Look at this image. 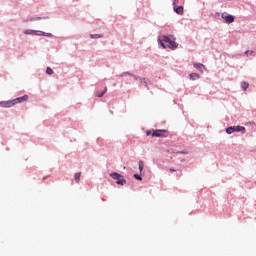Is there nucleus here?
Instances as JSON below:
<instances>
[{
  "label": "nucleus",
  "mask_w": 256,
  "mask_h": 256,
  "mask_svg": "<svg viewBox=\"0 0 256 256\" xmlns=\"http://www.w3.org/2000/svg\"><path fill=\"white\" fill-rule=\"evenodd\" d=\"M105 93H107V87H105L104 90L101 92H96V96L101 98L103 97V95H105Z\"/></svg>",
  "instance_id": "nucleus-12"
},
{
  "label": "nucleus",
  "mask_w": 256,
  "mask_h": 256,
  "mask_svg": "<svg viewBox=\"0 0 256 256\" xmlns=\"http://www.w3.org/2000/svg\"><path fill=\"white\" fill-rule=\"evenodd\" d=\"M134 178L137 179L138 181H143V178L138 174H134Z\"/></svg>",
  "instance_id": "nucleus-19"
},
{
  "label": "nucleus",
  "mask_w": 256,
  "mask_h": 256,
  "mask_svg": "<svg viewBox=\"0 0 256 256\" xmlns=\"http://www.w3.org/2000/svg\"><path fill=\"white\" fill-rule=\"evenodd\" d=\"M28 100H29V96L25 94L24 96L15 98L13 100L0 102V107H4V108L14 107V105H17V103H23L24 101H28Z\"/></svg>",
  "instance_id": "nucleus-1"
},
{
  "label": "nucleus",
  "mask_w": 256,
  "mask_h": 256,
  "mask_svg": "<svg viewBox=\"0 0 256 256\" xmlns=\"http://www.w3.org/2000/svg\"><path fill=\"white\" fill-rule=\"evenodd\" d=\"M178 153H182L183 155L187 154L186 151H182V152H178Z\"/></svg>",
  "instance_id": "nucleus-23"
},
{
  "label": "nucleus",
  "mask_w": 256,
  "mask_h": 256,
  "mask_svg": "<svg viewBox=\"0 0 256 256\" xmlns=\"http://www.w3.org/2000/svg\"><path fill=\"white\" fill-rule=\"evenodd\" d=\"M124 75H129V72H125Z\"/></svg>",
  "instance_id": "nucleus-25"
},
{
  "label": "nucleus",
  "mask_w": 256,
  "mask_h": 256,
  "mask_svg": "<svg viewBox=\"0 0 256 256\" xmlns=\"http://www.w3.org/2000/svg\"><path fill=\"white\" fill-rule=\"evenodd\" d=\"M101 37H103V35H101V34H91L90 35V39H101Z\"/></svg>",
  "instance_id": "nucleus-13"
},
{
  "label": "nucleus",
  "mask_w": 256,
  "mask_h": 256,
  "mask_svg": "<svg viewBox=\"0 0 256 256\" xmlns=\"http://www.w3.org/2000/svg\"><path fill=\"white\" fill-rule=\"evenodd\" d=\"M138 167H139V171H143V167H145V163L143 162V160H140L138 162Z\"/></svg>",
  "instance_id": "nucleus-15"
},
{
  "label": "nucleus",
  "mask_w": 256,
  "mask_h": 256,
  "mask_svg": "<svg viewBox=\"0 0 256 256\" xmlns=\"http://www.w3.org/2000/svg\"><path fill=\"white\" fill-rule=\"evenodd\" d=\"M74 179L75 181H77V183H79V181L81 180V172L76 173Z\"/></svg>",
  "instance_id": "nucleus-16"
},
{
  "label": "nucleus",
  "mask_w": 256,
  "mask_h": 256,
  "mask_svg": "<svg viewBox=\"0 0 256 256\" xmlns=\"http://www.w3.org/2000/svg\"><path fill=\"white\" fill-rule=\"evenodd\" d=\"M239 131H245V127L243 126H230L226 128V133L228 135H231V133L239 132Z\"/></svg>",
  "instance_id": "nucleus-5"
},
{
  "label": "nucleus",
  "mask_w": 256,
  "mask_h": 256,
  "mask_svg": "<svg viewBox=\"0 0 256 256\" xmlns=\"http://www.w3.org/2000/svg\"><path fill=\"white\" fill-rule=\"evenodd\" d=\"M46 73L47 75H53V69L51 67H47Z\"/></svg>",
  "instance_id": "nucleus-17"
},
{
  "label": "nucleus",
  "mask_w": 256,
  "mask_h": 256,
  "mask_svg": "<svg viewBox=\"0 0 256 256\" xmlns=\"http://www.w3.org/2000/svg\"><path fill=\"white\" fill-rule=\"evenodd\" d=\"M199 74L197 73H192V74H189V79H191V81H197V79H199Z\"/></svg>",
  "instance_id": "nucleus-10"
},
{
  "label": "nucleus",
  "mask_w": 256,
  "mask_h": 256,
  "mask_svg": "<svg viewBox=\"0 0 256 256\" xmlns=\"http://www.w3.org/2000/svg\"><path fill=\"white\" fill-rule=\"evenodd\" d=\"M253 50H248L245 52L246 57H249V55H253Z\"/></svg>",
  "instance_id": "nucleus-18"
},
{
  "label": "nucleus",
  "mask_w": 256,
  "mask_h": 256,
  "mask_svg": "<svg viewBox=\"0 0 256 256\" xmlns=\"http://www.w3.org/2000/svg\"><path fill=\"white\" fill-rule=\"evenodd\" d=\"M24 35H42L44 37H53V34L51 33H46V32L37 31V30H30V29L25 30Z\"/></svg>",
  "instance_id": "nucleus-3"
},
{
  "label": "nucleus",
  "mask_w": 256,
  "mask_h": 256,
  "mask_svg": "<svg viewBox=\"0 0 256 256\" xmlns=\"http://www.w3.org/2000/svg\"><path fill=\"white\" fill-rule=\"evenodd\" d=\"M179 3V0H174L173 5L176 6Z\"/></svg>",
  "instance_id": "nucleus-22"
},
{
  "label": "nucleus",
  "mask_w": 256,
  "mask_h": 256,
  "mask_svg": "<svg viewBox=\"0 0 256 256\" xmlns=\"http://www.w3.org/2000/svg\"><path fill=\"white\" fill-rule=\"evenodd\" d=\"M135 79H139L141 81V83H143L145 85V87H147L149 80L145 79V78H139L137 76H135Z\"/></svg>",
  "instance_id": "nucleus-11"
},
{
  "label": "nucleus",
  "mask_w": 256,
  "mask_h": 256,
  "mask_svg": "<svg viewBox=\"0 0 256 256\" xmlns=\"http://www.w3.org/2000/svg\"><path fill=\"white\" fill-rule=\"evenodd\" d=\"M160 45L163 49H177L178 45L175 40L171 39L169 36H162L160 39Z\"/></svg>",
  "instance_id": "nucleus-2"
},
{
  "label": "nucleus",
  "mask_w": 256,
  "mask_h": 256,
  "mask_svg": "<svg viewBox=\"0 0 256 256\" xmlns=\"http://www.w3.org/2000/svg\"><path fill=\"white\" fill-rule=\"evenodd\" d=\"M193 67L195 69H198L199 71H203L205 70V65L201 64V63H193Z\"/></svg>",
  "instance_id": "nucleus-8"
},
{
  "label": "nucleus",
  "mask_w": 256,
  "mask_h": 256,
  "mask_svg": "<svg viewBox=\"0 0 256 256\" xmlns=\"http://www.w3.org/2000/svg\"><path fill=\"white\" fill-rule=\"evenodd\" d=\"M41 19H43V18H41V17H36V18H30L29 21H39V20H41Z\"/></svg>",
  "instance_id": "nucleus-20"
},
{
  "label": "nucleus",
  "mask_w": 256,
  "mask_h": 256,
  "mask_svg": "<svg viewBox=\"0 0 256 256\" xmlns=\"http://www.w3.org/2000/svg\"><path fill=\"white\" fill-rule=\"evenodd\" d=\"M110 177H112V179H114L115 181H117V185H125V183H127V181L125 180V178H123V176L117 172H113L110 174Z\"/></svg>",
  "instance_id": "nucleus-4"
},
{
  "label": "nucleus",
  "mask_w": 256,
  "mask_h": 256,
  "mask_svg": "<svg viewBox=\"0 0 256 256\" xmlns=\"http://www.w3.org/2000/svg\"><path fill=\"white\" fill-rule=\"evenodd\" d=\"M241 87L244 91H247V89H249V83L247 82H242L241 83Z\"/></svg>",
  "instance_id": "nucleus-14"
},
{
  "label": "nucleus",
  "mask_w": 256,
  "mask_h": 256,
  "mask_svg": "<svg viewBox=\"0 0 256 256\" xmlns=\"http://www.w3.org/2000/svg\"><path fill=\"white\" fill-rule=\"evenodd\" d=\"M174 11L178 15H183V6H174Z\"/></svg>",
  "instance_id": "nucleus-9"
},
{
  "label": "nucleus",
  "mask_w": 256,
  "mask_h": 256,
  "mask_svg": "<svg viewBox=\"0 0 256 256\" xmlns=\"http://www.w3.org/2000/svg\"><path fill=\"white\" fill-rule=\"evenodd\" d=\"M222 19H224L225 23H233V21H235V17L225 13L222 14Z\"/></svg>",
  "instance_id": "nucleus-7"
},
{
  "label": "nucleus",
  "mask_w": 256,
  "mask_h": 256,
  "mask_svg": "<svg viewBox=\"0 0 256 256\" xmlns=\"http://www.w3.org/2000/svg\"><path fill=\"white\" fill-rule=\"evenodd\" d=\"M163 133H167V130H163V129L153 130L152 137H167V135Z\"/></svg>",
  "instance_id": "nucleus-6"
},
{
  "label": "nucleus",
  "mask_w": 256,
  "mask_h": 256,
  "mask_svg": "<svg viewBox=\"0 0 256 256\" xmlns=\"http://www.w3.org/2000/svg\"><path fill=\"white\" fill-rule=\"evenodd\" d=\"M146 135H147V136L153 135V132H151V130H148V131H146Z\"/></svg>",
  "instance_id": "nucleus-21"
},
{
  "label": "nucleus",
  "mask_w": 256,
  "mask_h": 256,
  "mask_svg": "<svg viewBox=\"0 0 256 256\" xmlns=\"http://www.w3.org/2000/svg\"><path fill=\"white\" fill-rule=\"evenodd\" d=\"M174 169L173 168H170V173H174Z\"/></svg>",
  "instance_id": "nucleus-24"
}]
</instances>
